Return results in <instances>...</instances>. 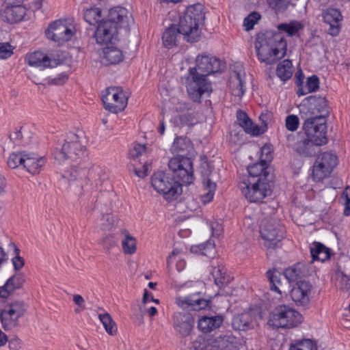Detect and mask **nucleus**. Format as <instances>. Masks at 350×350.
Instances as JSON below:
<instances>
[{"mask_svg":"<svg viewBox=\"0 0 350 350\" xmlns=\"http://www.w3.org/2000/svg\"><path fill=\"white\" fill-rule=\"evenodd\" d=\"M310 274V269L307 265L303 262H297V264L286 269L284 275L289 282H297L303 280L302 278Z\"/></svg>","mask_w":350,"mask_h":350,"instance_id":"b1692460","label":"nucleus"},{"mask_svg":"<svg viewBox=\"0 0 350 350\" xmlns=\"http://www.w3.org/2000/svg\"><path fill=\"white\" fill-rule=\"evenodd\" d=\"M191 148V140L185 137H176L174 140L171 150L172 152L185 157Z\"/></svg>","mask_w":350,"mask_h":350,"instance_id":"473e14b6","label":"nucleus"},{"mask_svg":"<svg viewBox=\"0 0 350 350\" xmlns=\"http://www.w3.org/2000/svg\"><path fill=\"white\" fill-rule=\"evenodd\" d=\"M46 36L59 44L70 40L74 33V27L66 21L58 20L51 23L46 30Z\"/></svg>","mask_w":350,"mask_h":350,"instance_id":"2eb2a0df","label":"nucleus"},{"mask_svg":"<svg viewBox=\"0 0 350 350\" xmlns=\"http://www.w3.org/2000/svg\"><path fill=\"white\" fill-rule=\"evenodd\" d=\"M313 109L317 111L319 115L311 118H323L326 120V117L329 114V107L327 105V100L324 97H317L315 96H310L306 98Z\"/></svg>","mask_w":350,"mask_h":350,"instance_id":"cd10ccee","label":"nucleus"},{"mask_svg":"<svg viewBox=\"0 0 350 350\" xmlns=\"http://www.w3.org/2000/svg\"><path fill=\"white\" fill-rule=\"evenodd\" d=\"M306 135L318 146L326 144V120L323 118H307L303 125Z\"/></svg>","mask_w":350,"mask_h":350,"instance_id":"ddd939ff","label":"nucleus"},{"mask_svg":"<svg viewBox=\"0 0 350 350\" xmlns=\"http://www.w3.org/2000/svg\"><path fill=\"white\" fill-rule=\"evenodd\" d=\"M260 232L262 238L265 241V245L267 247L274 248L284 238V228L272 219H267L262 221Z\"/></svg>","mask_w":350,"mask_h":350,"instance_id":"f8f14e48","label":"nucleus"},{"mask_svg":"<svg viewBox=\"0 0 350 350\" xmlns=\"http://www.w3.org/2000/svg\"><path fill=\"white\" fill-rule=\"evenodd\" d=\"M213 237H219L223 232V227L218 221H213L210 224Z\"/></svg>","mask_w":350,"mask_h":350,"instance_id":"69168bd1","label":"nucleus"},{"mask_svg":"<svg viewBox=\"0 0 350 350\" xmlns=\"http://www.w3.org/2000/svg\"><path fill=\"white\" fill-rule=\"evenodd\" d=\"M200 170L203 178L202 184L205 190V193L201 196V200L205 204L212 200L215 194L216 184L209 178V176L211 173L209 163L206 162L202 163Z\"/></svg>","mask_w":350,"mask_h":350,"instance_id":"412c9836","label":"nucleus"},{"mask_svg":"<svg viewBox=\"0 0 350 350\" xmlns=\"http://www.w3.org/2000/svg\"><path fill=\"white\" fill-rule=\"evenodd\" d=\"M239 187L250 202H259L271 193V180L265 175L257 179L247 178L239 183Z\"/></svg>","mask_w":350,"mask_h":350,"instance_id":"0eeeda50","label":"nucleus"},{"mask_svg":"<svg viewBox=\"0 0 350 350\" xmlns=\"http://www.w3.org/2000/svg\"><path fill=\"white\" fill-rule=\"evenodd\" d=\"M278 29L286 33L288 36H293L298 33L303 28V25L300 21H292L288 23H282L278 27Z\"/></svg>","mask_w":350,"mask_h":350,"instance_id":"a19ab883","label":"nucleus"},{"mask_svg":"<svg viewBox=\"0 0 350 350\" xmlns=\"http://www.w3.org/2000/svg\"><path fill=\"white\" fill-rule=\"evenodd\" d=\"M273 159V156L271 154V150L270 147L269 146H263L261 148V154H260V161L263 163H265L268 165V164Z\"/></svg>","mask_w":350,"mask_h":350,"instance_id":"680f3d73","label":"nucleus"},{"mask_svg":"<svg viewBox=\"0 0 350 350\" xmlns=\"http://www.w3.org/2000/svg\"><path fill=\"white\" fill-rule=\"evenodd\" d=\"M260 18V16L257 12H252L245 19L243 25L246 30L252 29L257 21Z\"/></svg>","mask_w":350,"mask_h":350,"instance_id":"603ef678","label":"nucleus"},{"mask_svg":"<svg viewBox=\"0 0 350 350\" xmlns=\"http://www.w3.org/2000/svg\"><path fill=\"white\" fill-rule=\"evenodd\" d=\"M291 0H269V5L275 10H285L290 4Z\"/></svg>","mask_w":350,"mask_h":350,"instance_id":"5fc2aeb1","label":"nucleus"},{"mask_svg":"<svg viewBox=\"0 0 350 350\" xmlns=\"http://www.w3.org/2000/svg\"><path fill=\"white\" fill-rule=\"evenodd\" d=\"M223 322L221 315L202 316L198 319V327L203 333H209L219 328Z\"/></svg>","mask_w":350,"mask_h":350,"instance_id":"a878e982","label":"nucleus"},{"mask_svg":"<svg viewBox=\"0 0 350 350\" xmlns=\"http://www.w3.org/2000/svg\"><path fill=\"white\" fill-rule=\"evenodd\" d=\"M146 151V146L139 144H134L133 148L130 150L129 155L131 158L135 159L142 155Z\"/></svg>","mask_w":350,"mask_h":350,"instance_id":"052dcab7","label":"nucleus"},{"mask_svg":"<svg viewBox=\"0 0 350 350\" xmlns=\"http://www.w3.org/2000/svg\"><path fill=\"white\" fill-rule=\"evenodd\" d=\"M123 54L121 50L115 46H109L103 49L101 62L105 65L116 64L122 62Z\"/></svg>","mask_w":350,"mask_h":350,"instance_id":"c756f323","label":"nucleus"},{"mask_svg":"<svg viewBox=\"0 0 350 350\" xmlns=\"http://www.w3.org/2000/svg\"><path fill=\"white\" fill-rule=\"evenodd\" d=\"M282 274L278 271L274 269L273 271H268L267 272V277L269 281L270 288L279 294H281L280 286Z\"/></svg>","mask_w":350,"mask_h":350,"instance_id":"ea45409f","label":"nucleus"},{"mask_svg":"<svg viewBox=\"0 0 350 350\" xmlns=\"http://www.w3.org/2000/svg\"><path fill=\"white\" fill-rule=\"evenodd\" d=\"M337 164L338 157L331 152H324L318 155L312 169L314 180L319 182L329 176Z\"/></svg>","mask_w":350,"mask_h":350,"instance_id":"9b49d317","label":"nucleus"},{"mask_svg":"<svg viewBox=\"0 0 350 350\" xmlns=\"http://www.w3.org/2000/svg\"><path fill=\"white\" fill-rule=\"evenodd\" d=\"M171 175L183 183L189 185L193 181L192 162L185 157H174L168 163Z\"/></svg>","mask_w":350,"mask_h":350,"instance_id":"9d476101","label":"nucleus"},{"mask_svg":"<svg viewBox=\"0 0 350 350\" xmlns=\"http://www.w3.org/2000/svg\"><path fill=\"white\" fill-rule=\"evenodd\" d=\"M336 286L342 291H348L350 289V277L343 271L336 274Z\"/></svg>","mask_w":350,"mask_h":350,"instance_id":"de8ad7c7","label":"nucleus"},{"mask_svg":"<svg viewBox=\"0 0 350 350\" xmlns=\"http://www.w3.org/2000/svg\"><path fill=\"white\" fill-rule=\"evenodd\" d=\"M301 315L287 305L277 306L270 314L268 325L273 328H293L301 323Z\"/></svg>","mask_w":350,"mask_h":350,"instance_id":"6e6552de","label":"nucleus"},{"mask_svg":"<svg viewBox=\"0 0 350 350\" xmlns=\"http://www.w3.org/2000/svg\"><path fill=\"white\" fill-rule=\"evenodd\" d=\"M312 284L306 280H299L292 288L290 295L293 301L300 306H306L310 301Z\"/></svg>","mask_w":350,"mask_h":350,"instance_id":"a211bd4d","label":"nucleus"},{"mask_svg":"<svg viewBox=\"0 0 350 350\" xmlns=\"http://www.w3.org/2000/svg\"><path fill=\"white\" fill-rule=\"evenodd\" d=\"M25 61L29 66L39 68L41 70L55 67L59 64L57 59L52 58L41 51H35L27 54Z\"/></svg>","mask_w":350,"mask_h":350,"instance_id":"6ab92c4d","label":"nucleus"},{"mask_svg":"<svg viewBox=\"0 0 350 350\" xmlns=\"http://www.w3.org/2000/svg\"><path fill=\"white\" fill-rule=\"evenodd\" d=\"M85 21L91 25H95L102 18L101 10L98 8H90L84 12Z\"/></svg>","mask_w":350,"mask_h":350,"instance_id":"79ce46f5","label":"nucleus"},{"mask_svg":"<svg viewBox=\"0 0 350 350\" xmlns=\"http://www.w3.org/2000/svg\"><path fill=\"white\" fill-rule=\"evenodd\" d=\"M105 108L113 113L124 110L127 104V97L120 87H110L107 89L106 94L103 96Z\"/></svg>","mask_w":350,"mask_h":350,"instance_id":"4468645a","label":"nucleus"},{"mask_svg":"<svg viewBox=\"0 0 350 350\" xmlns=\"http://www.w3.org/2000/svg\"><path fill=\"white\" fill-rule=\"evenodd\" d=\"M174 122L178 126H192L196 123V120L192 114L184 113L174 117Z\"/></svg>","mask_w":350,"mask_h":350,"instance_id":"49530a36","label":"nucleus"},{"mask_svg":"<svg viewBox=\"0 0 350 350\" xmlns=\"http://www.w3.org/2000/svg\"><path fill=\"white\" fill-rule=\"evenodd\" d=\"M14 48L8 42H0V58L6 59L13 54Z\"/></svg>","mask_w":350,"mask_h":350,"instance_id":"6e6d98bb","label":"nucleus"},{"mask_svg":"<svg viewBox=\"0 0 350 350\" xmlns=\"http://www.w3.org/2000/svg\"><path fill=\"white\" fill-rule=\"evenodd\" d=\"M27 152H18L12 153L8 159V165L12 169L24 167Z\"/></svg>","mask_w":350,"mask_h":350,"instance_id":"37998d69","label":"nucleus"},{"mask_svg":"<svg viewBox=\"0 0 350 350\" xmlns=\"http://www.w3.org/2000/svg\"><path fill=\"white\" fill-rule=\"evenodd\" d=\"M196 62V66L189 69L185 84L189 98L200 103L204 94L212 91L211 83L207 77L221 72L225 68V64L219 59L208 55H198Z\"/></svg>","mask_w":350,"mask_h":350,"instance_id":"f257e3e1","label":"nucleus"},{"mask_svg":"<svg viewBox=\"0 0 350 350\" xmlns=\"http://www.w3.org/2000/svg\"><path fill=\"white\" fill-rule=\"evenodd\" d=\"M15 252L16 253V256H14L12 259V262L14 269L16 271H18L23 267V266L25 265V260H24L23 258H22L21 256H20L18 255V254H19L18 248L15 247Z\"/></svg>","mask_w":350,"mask_h":350,"instance_id":"e2e57ef3","label":"nucleus"},{"mask_svg":"<svg viewBox=\"0 0 350 350\" xmlns=\"http://www.w3.org/2000/svg\"><path fill=\"white\" fill-rule=\"evenodd\" d=\"M129 25V12L122 7H115L109 12L107 18L98 24L95 32L97 43L110 42L116 35L118 29H126Z\"/></svg>","mask_w":350,"mask_h":350,"instance_id":"7ed1b4c3","label":"nucleus"},{"mask_svg":"<svg viewBox=\"0 0 350 350\" xmlns=\"http://www.w3.org/2000/svg\"><path fill=\"white\" fill-rule=\"evenodd\" d=\"M293 64L291 60L284 59L277 66V76L284 81L288 80L293 75Z\"/></svg>","mask_w":350,"mask_h":350,"instance_id":"e433bc0d","label":"nucleus"},{"mask_svg":"<svg viewBox=\"0 0 350 350\" xmlns=\"http://www.w3.org/2000/svg\"><path fill=\"white\" fill-rule=\"evenodd\" d=\"M204 18L203 6L200 3L187 8L183 16L180 18L178 27L185 40L189 42H194L198 40L200 36L199 26Z\"/></svg>","mask_w":350,"mask_h":350,"instance_id":"39448f33","label":"nucleus"},{"mask_svg":"<svg viewBox=\"0 0 350 350\" xmlns=\"http://www.w3.org/2000/svg\"><path fill=\"white\" fill-rule=\"evenodd\" d=\"M26 11V8L21 5H8L1 12V17L5 22L16 23L24 18Z\"/></svg>","mask_w":350,"mask_h":350,"instance_id":"5701e85b","label":"nucleus"},{"mask_svg":"<svg viewBox=\"0 0 350 350\" xmlns=\"http://www.w3.org/2000/svg\"><path fill=\"white\" fill-rule=\"evenodd\" d=\"M237 120L239 124L247 133L254 136H257L261 133L260 128L252 122L245 112L241 111L237 112Z\"/></svg>","mask_w":350,"mask_h":350,"instance_id":"2f4dec72","label":"nucleus"},{"mask_svg":"<svg viewBox=\"0 0 350 350\" xmlns=\"http://www.w3.org/2000/svg\"><path fill=\"white\" fill-rule=\"evenodd\" d=\"M123 252L126 254H132L136 251L135 239L131 235L126 234L122 241Z\"/></svg>","mask_w":350,"mask_h":350,"instance_id":"09e8293b","label":"nucleus"},{"mask_svg":"<svg viewBox=\"0 0 350 350\" xmlns=\"http://www.w3.org/2000/svg\"><path fill=\"white\" fill-rule=\"evenodd\" d=\"M230 88L232 95L241 97L244 94V81L242 79V75L239 72H234V76L231 77Z\"/></svg>","mask_w":350,"mask_h":350,"instance_id":"c9c22d12","label":"nucleus"},{"mask_svg":"<svg viewBox=\"0 0 350 350\" xmlns=\"http://www.w3.org/2000/svg\"><path fill=\"white\" fill-rule=\"evenodd\" d=\"M211 339L206 341L203 338H199L193 343L195 350H212Z\"/></svg>","mask_w":350,"mask_h":350,"instance_id":"864d4df0","label":"nucleus"},{"mask_svg":"<svg viewBox=\"0 0 350 350\" xmlns=\"http://www.w3.org/2000/svg\"><path fill=\"white\" fill-rule=\"evenodd\" d=\"M319 80L317 76L312 75L308 78L306 81V89L308 92H315L319 88Z\"/></svg>","mask_w":350,"mask_h":350,"instance_id":"bf43d9fd","label":"nucleus"},{"mask_svg":"<svg viewBox=\"0 0 350 350\" xmlns=\"http://www.w3.org/2000/svg\"><path fill=\"white\" fill-rule=\"evenodd\" d=\"M289 350H317V344L310 339L297 340L290 345Z\"/></svg>","mask_w":350,"mask_h":350,"instance_id":"a18cd8bd","label":"nucleus"},{"mask_svg":"<svg viewBox=\"0 0 350 350\" xmlns=\"http://www.w3.org/2000/svg\"><path fill=\"white\" fill-rule=\"evenodd\" d=\"M299 125V118L297 116L290 115L286 118V126L288 130L294 131Z\"/></svg>","mask_w":350,"mask_h":350,"instance_id":"13d9d810","label":"nucleus"},{"mask_svg":"<svg viewBox=\"0 0 350 350\" xmlns=\"http://www.w3.org/2000/svg\"><path fill=\"white\" fill-rule=\"evenodd\" d=\"M210 339L212 350H239L241 345L239 339L230 333L220 334Z\"/></svg>","mask_w":350,"mask_h":350,"instance_id":"aec40b11","label":"nucleus"},{"mask_svg":"<svg viewBox=\"0 0 350 350\" xmlns=\"http://www.w3.org/2000/svg\"><path fill=\"white\" fill-rule=\"evenodd\" d=\"M98 319L108 334L111 336L116 334L118 331L116 323L108 312L99 314Z\"/></svg>","mask_w":350,"mask_h":350,"instance_id":"58836bf2","label":"nucleus"},{"mask_svg":"<svg viewBox=\"0 0 350 350\" xmlns=\"http://www.w3.org/2000/svg\"><path fill=\"white\" fill-rule=\"evenodd\" d=\"M85 176V170H79L76 166L70 167L62 175V178L68 183L80 180Z\"/></svg>","mask_w":350,"mask_h":350,"instance_id":"c03bdc74","label":"nucleus"},{"mask_svg":"<svg viewBox=\"0 0 350 350\" xmlns=\"http://www.w3.org/2000/svg\"><path fill=\"white\" fill-rule=\"evenodd\" d=\"M212 267L211 275L217 286L222 287L230 282V278L226 275V270L221 264L212 262Z\"/></svg>","mask_w":350,"mask_h":350,"instance_id":"7c9ffc66","label":"nucleus"},{"mask_svg":"<svg viewBox=\"0 0 350 350\" xmlns=\"http://www.w3.org/2000/svg\"><path fill=\"white\" fill-rule=\"evenodd\" d=\"M287 145L293 148L299 155L304 157H312L317 153L318 146L306 135L299 139L297 135H288Z\"/></svg>","mask_w":350,"mask_h":350,"instance_id":"dca6fc26","label":"nucleus"},{"mask_svg":"<svg viewBox=\"0 0 350 350\" xmlns=\"http://www.w3.org/2000/svg\"><path fill=\"white\" fill-rule=\"evenodd\" d=\"M116 219L110 214H105L103 215L101 221H102V228L103 230H110L114 225L116 221Z\"/></svg>","mask_w":350,"mask_h":350,"instance_id":"4d7b16f0","label":"nucleus"},{"mask_svg":"<svg viewBox=\"0 0 350 350\" xmlns=\"http://www.w3.org/2000/svg\"><path fill=\"white\" fill-rule=\"evenodd\" d=\"M342 204L345 206L344 215L346 216L350 215V187H347L341 195Z\"/></svg>","mask_w":350,"mask_h":350,"instance_id":"3c124183","label":"nucleus"},{"mask_svg":"<svg viewBox=\"0 0 350 350\" xmlns=\"http://www.w3.org/2000/svg\"><path fill=\"white\" fill-rule=\"evenodd\" d=\"M251 322L252 319L250 314H241L233 318L232 326L236 330L245 331L250 328Z\"/></svg>","mask_w":350,"mask_h":350,"instance_id":"4c0bfd02","label":"nucleus"},{"mask_svg":"<svg viewBox=\"0 0 350 350\" xmlns=\"http://www.w3.org/2000/svg\"><path fill=\"white\" fill-rule=\"evenodd\" d=\"M268 165L263 163L262 161L260 162L250 165L247 167V172L249 174L248 178L257 179L260 178L261 176L270 178V174L267 170Z\"/></svg>","mask_w":350,"mask_h":350,"instance_id":"f704fd0d","label":"nucleus"},{"mask_svg":"<svg viewBox=\"0 0 350 350\" xmlns=\"http://www.w3.org/2000/svg\"><path fill=\"white\" fill-rule=\"evenodd\" d=\"M116 243L117 242L114 239L113 236L112 235H107L102 240V244L103 247L108 251L114 246H116Z\"/></svg>","mask_w":350,"mask_h":350,"instance_id":"0e129e2a","label":"nucleus"},{"mask_svg":"<svg viewBox=\"0 0 350 350\" xmlns=\"http://www.w3.org/2000/svg\"><path fill=\"white\" fill-rule=\"evenodd\" d=\"M176 304L183 309L200 310L208 306L209 301L192 300L189 296L178 297L176 299Z\"/></svg>","mask_w":350,"mask_h":350,"instance_id":"c85d7f7f","label":"nucleus"},{"mask_svg":"<svg viewBox=\"0 0 350 350\" xmlns=\"http://www.w3.org/2000/svg\"><path fill=\"white\" fill-rule=\"evenodd\" d=\"M25 281V276L23 273L14 274L6 281L3 286H0V297L7 298L15 290L22 288Z\"/></svg>","mask_w":350,"mask_h":350,"instance_id":"393cba45","label":"nucleus"},{"mask_svg":"<svg viewBox=\"0 0 350 350\" xmlns=\"http://www.w3.org/2000/svg\"><path fill=\"white\" fill-rule=\"evenodd\" d=\"M27 311V304L23 301H14L8 303L0 309V320L5 331L12 330L18 327L19 319Z\"/></svg>","mask_w":350,"mask_h":350,"instance_id":"1a4fd4ad","label":"nucleus"},{"mask_svg":"<svg viewBox=\"0 0 350 350\" xmlns=\"http://www.w3.org/2000/svg\"><path fill=\"white\" fill-rule=\"evenodd\" d=\"M85 137L80 133H70L66 135L64 142L57 144L53 152L55 159L62 163L66 159L79 161L86 156Z\"/></svg>","mask_w":350,"mask_h":350,"instance_id":"20e7f679","label":"nucleus"},{"mask_svg":"<svg viewBox=\"0 0 350 350\" xmlns=\"http://www.w3.org/2000/svg\"><path fill=\"white\" fill-rule=\"evenodd\" d=\"M194 326V319L189 313L176 312L173 316V327L181 336H189Z\"/></svg>","mask_w":350,"mask_h":350,"instance_id":"f3484780","label":"nucleus"},{"mask_svg":"<svg viewBox=\"0 0 350 350\" xmlns=\"http://www.w3.org/2000/svg\"><path fill=\"white\" fill-rule=\"evenodd\" d=\"M322 16L324 22L329 25L328 33L333 36H337L340 29V12L334 8H327L323 12Z\"/></svg>","mask_w":350,"mask_h":350,"instance_id":"4be33fe9","label":"nucleus"},{"mask_svg":"<svg viewBox=\"0 0 350 350\" xmlns=\"http://www.w3.org/2000/svg\"><path fill=\"white\" fill-rule=\"evenodd\" d=\"M330 258V251L329 249L323 245L321 252L319 255L317 256L315 260H319L321 262H324L325 260L329 259Z\"/></svg>","mask_w":350,"mask_h":350,"instance_id":"774afa93","label":"nucleus"},{"mask_svg":"<svg viewBox=\"0 0 350 350\" xmlns=\"http://www.w3.org/2000/svg\"><path fill=\"white\" fill-rule=\"evenodd\" d=\"M200 253L208 257H212L215 254V243L208 241L204 243L199 245L198 247Z\"/></svg>","mask_w":350,"mask_h":350,"instance_id":"8fccbe9b","label":"nucleus"},{"mask_svg":"<svg viewBox=\"0 0 350 350\" xmlns=\"http://www.w3.org/2000/svg\"><path fill=\"white\" fill-rule=\"evenodd\" d=\"M323 244L319 242H314L312 245L310 247V254L312 260H315V258L322 250Z\"/></svg>","mask_w":350,"mask_h":350,"instance_id":"338daca9","label":"nucleus"},{"mask_svg":"<svg viewBox=\"0 0 350 350\" xmlns=\"http://www.w3.org/2000/svg\"><path fill=\"white\" fill-rule=\"evenodd\" d=\"M255 49L259 61L273 64L285 55L286 42L281 33L267 31L257 35Z\"/></svg>","mask_w":350,"mask_h":350,"instance_id":"f03ea898","label":"nucleus"},{"mask_svg":"<svg viewBox=\"0 0 350 350\" xmlns=\"http://www.w3.org/2000/svg\"><path fill=\"white\" fill-rule=\"evenodd\" d=\"M44 157L38 156L35 153L27 152L24 167L28 172L32 174H38L46 163Z\"/></svg>","mask_w":350,"mask_h":350,"instance_id":"bb28decb","label":"nucleus"},{"mask_svg":"<svg viewBox=\"0 0 350 350\" xmlns=\"http://www.w3.org/2000/svg\"><path fill=\"white\" fill-rule=\"evenodd\" d=\"M179 29L176 25H172L168 27L163 33L162 40L165 46L167 48H172L176 45L178 38L180 37Z\"/></svg>","mask_w":350,"mask_h":350,"instance_id":"72a5a7b5","label":"nucleus"},{"mask_svg":"<svg viewBox=\"0 0 350 350\" xmlns=\"http://www.w3.org/2000/svg\"><path fill=\"white\" fill-rule=\"evenodd\" d=\"M152 187L159 193L163 195L167 201L178 198L182 193L183 183L173 177L170 172H157L151 178Z\"/></svg>","mask_w":350,"mask_h":350,"instance_id":"423d86ee","label":"nucleus"}]
</instances>
